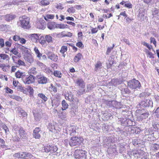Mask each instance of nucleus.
I'll use <instances>...</instances> for the list:
<instances>
[{"label": "nucleus", "mask_w": 159, "mask_h": 159, "mask_svg": "<svg viewBox=\"0 0 159 159\" xmlns=\"http://www.w3.org/2000/svg\"><path fill=\"white\" fill-rule=\"evenodd\" d=\"M12 98L14 99H15L16 100L19 101H21L22 100V99L20 97L16 95L12 96Z\"/></svg>", "instance_id": "57"}, {"label": "nucleus", "mask_w": 159, "mask_h": 159, "mask_svg": "<svg viewBox=\"0 0 159 159\" xmlns=\"http://www.w3.org/2000/svg\"><path fill=\"white\" fill-rule=\"evenodd\" d=\"M75 83L78 86L80 87L81 88H84L85 87V83L82 79H78Z\"/></svg>", "instance_id": "13"}, {"label": "nucleus", "mask_w": 159, "mask_h": 159, "mask_svg": "<svg viewBox=\"0 0 159 159\" xmlns=\"http://www.w3.org/2000/svg\"><path fill=\"white\" fill-rule=\"evenodd\" d=\"M9 56L5 54H0V60L3 59V60H7L9 59Z\"/></svg>", "instance_id": "38"}, {"label": "nucleus", "mask_w": 159, "mask_h": 159, "mask_svg": "<svg viewBox=\"0 0 159 159\" xmlns=\"http://www.w3.org/2000/svg\"><path fill=\"white\" fill-rule=\"evenodd\" d=\"M54 76L58 78H61V73L58 71L56 70L54 71Z\"/></svg>", "instance_id": "49"}, {"label": "nucleus", "mask_w": 159, "mask_h": 159, "mask_svg": "<svg viewBox=\"0 0 159 159\" xmlns=\"http://www.w3.org/2000/svg\"><path fill=\"white\" fill-rule=\"evenodd\" d=\"M132 121L129 119H126L124 122V125L126 126H129L132 125L131 123Z\"/></svg>", "instance_id": "34"}, {"label": "nucleus", "mask_w": 159, "mask_h": 159, "mask_svg": "<svg viewBox=\"0 0 159 159\" xmlns=\"http://www.w3.org/2000/svg\"><path fill=\"white\" fill-rule=\"evenodd\" d=\"M2 128L5 131L6 134H7L9 132V129L7 126L4 125L2 126Z\"/></svg>", "instance_id": "55"}, {"label": "nucleus", "mask_w": 159, "mask_h": 159, "mask_svg": "<svg viewBox=\"0 0 159 159\" xmlns=\"http://www.w3.org/2000/svg\"><path fill=\"white\" fill-rule=\"evenodd\" d=\"M40 129L39 127L36 128L33 131V136L35 139H39L40 137Z\"/></svg>", "instance_id": "10"}, {"label": "nucleus", "mask_w": 159, "mask_h": 159, "mask_svg": "<svg viewBox=\"0 0 159 159\" xmlns=\"http://www.w3.org/2000/svg\"><path fill=\"white\" fill-rule=\"evenodd\" d=\"M0 143H1V147L2 148H5V141L2 139L0 138Z\"/></svg>", "instance_id": "50"}, {"label": "nucleus", "mask_w": 159, "mask_h": 159, "mask_svg": "<svg viewBox=\"0 0 159 159\" xmlns=\"http://www.w3.org/2000/svg\"><path fill=\"white\" fill-rule=\"evenodd\" d=\"M39 97L41 98L45 102L47 101L48 99L47 98L43 93H39L38 94Z\"/></svg>", "instance_id": "43"}, {"label": "nucleus", "mask_w": 159, "mask_h": 159, "mask_svg": "<svg viewBox=\"0 0 159 159\" xmlns=\"http://www.w3.org/2000/svg\"><path fill=\"white\" fill-rule=\"evenodd\" d=\"M61 104L62 105V110H65L68 108V105L65 100H63L62 101Z\"/></svg>", "instance_id": "32"}, {"label": "nucleus", "mask_w": 159, "mask_h": 159, "mask_svg": "<svg viewBox=\"0 0 159 159\" xmlns=\"http://www.w3.org/2000/svg\"><path fill=\"white\" fill-rule=\"evenodd\" d=\"M48 58L54 61H57L58 60V57L57 55L51 52H48L47 54Z\"/></svg>", "instance_id": "9"}, {"label": "nucleus", "mask_w": 159, "mask_h": 159, "mask_svg": "<svg viewBox=\"0 0 159 159\" xmlns=\"http://www.w3.org/2000/svg\"><path fill=\"white\" fill-rule=\"evenodd\" d=\"M15 75L16 77L19 78H23L25 75V72H23L19 70L16 73Z\"/></svg>", "instance_id": "24"}, {"label": "nucleus", "mask_w": 159, "mask_h": 159, "mask_svg": "<svg viewBox=\"0 0 159 159\" xmlns=\"http://www.w3.org/2000/svg\"><path fill=\"white\" fill-rule=\"evenodd\" d=\"M25 152H20L16 153L14 154L13 156L14 157L16 158H24L25 156Z\"/></svg>", "instance_id": "16"}, {"label": "nucleus", "mask_w": 159, "mask_h": 159, "mask_svg": "<svg viewBox=\"0 0 159 159\" xmlns=\"http://www.w3.org/2000/svg\"><path fill=\"white\" fill-rule=\"evenodd\" d=\"M50 145L49 144H48L47 145L44 147L43 149V152H50Z\"/></svg>", "instance_id": "46"}, {"label": "nucleus", "mask_w": 159, "mask_h": 159, "mask_svg": "<svg viewBox=\"0 0 159 159\" xmlns=\"http://www.w3.org/2000/svg\"><path fill=\"white\" fill-rule=\"evenodd\" d=\"M25 60L30 63H32L34 61V58L31 54L28 53L25 54L24 57Z\"/></svg>", "instance_id": "11"}, {"label": "nucleus", "mask_w": 159, "mask_h": 159, "mask_svg": "<svg viewBox=\"0 0 159 159\" xmlns=\"http://www.w3.org/2000/svg\"><path fill=\"white\" fill-rule=\"evenodd\" d=\"M61 37H70L72 35V33L70 32L62 31L60 34Z\"/></svg>", "instance_id": "21"}, {"label": "nucleus", "mask_w": 159, "mask_h": 159, "mask_svg": "<svg viewBox=\"0 0 159 159\" xmlns=\"http://www.w3.org/2000/svg\"><path fill=\"white\" fill-rule=\"evenodd\" d=\"M29 73L30 75H35L38 73V71L36 70V68L35 67H33L29 70Z\"/></svg>", "instance_id": "37"}, {"label": "nucleus", "mask_w": 159, "mask_h": 159, "mask_svg": "<svg viewBox=\"0 0 159 159\" xmlns=\"http://www.w3.org/2000/svg\"><path fill=\"white\" fill-rule=\"evenodd\" d=\"M150 42L151 43H153V44L156 46V42L155 39L153 37H151L150 39Z\"/></svg>", "instance_id": "63"}, {"label": "nucleus", "mask_w": 159, "mask_h": 159, "mask_svg": "<svg viewBox=\"0 0 159 159\" xmlns=\"http://www.w3.org/2000/svg\"><path fill=\"white\" fill-rule=\"evenodd\" d=\"M56 24L54 22H51L48 23L47 25V27L50 30L54 29L56 28Z\"/></svg>", "instance_id": "28"}, {"label": "nucleus", "mask_w": 159, "mask_h": 159, "mask_svg": "<svg viewBox=\"0 0 159 159\" xmlns=\"http://www.w3.org/2000/svg\"><path fill=\"white\" fill-rule=\"evenodd\" d=\"M15 131H18L19 134L21 139H25L26 138V134L24 129L22 127H18L15 128Z\"/></svg>", "instance_id": "6"}, {"label": "nucleus", "mask_w": 159, "mask_h": 159, "mask_svg": "<svg viewBox=\"0 0 159 159\" xmlns=\"http://www.w3.org/2000/svg\"><path fill=\"white\" fill-rule=\"evenodd\" d=\"M67 25L63 24H56V28L61 29H63L66 28Z\"/></svg>", "instance_id": "39"}, {"label": "nucleus", "mask_w": 159, "mask_h": 159, "mask_svg": "<svg viewBox=\"0 0 159 159\" xmlns=\"http://www.w3.org/2000/svg\"><path fill=\"white\" fill-rule=\"evenodd\" d=\"M83 140V139L82 138L76 136L72 137L69 141V143L71 146L79 145L81 144Z\"/></svg>", "instance_id": "3"}, {"label": "nucleus", "mask_w": 159, "mask_h": 159, "mask_svg": "<svg viewBox=\"0 0 159 159\" xmlns=\"http://www.w3.org/2000/svg\"><path fill=\"white\" fill-rule=\"evenodd\" d=\"M12 139L14 141L17 142L19 141L20 138L16 134H15V135L12 136Z\"/></svg>", "instance_id": "53"}, {"label": "nucleus", "mask_w": 159, "mask_h": 159, "mask_svg": "<svg viewBox=\"0 0 159 159\" xmlns=\"http://www.w3.org/2000/svg\"><path fill=\"white\" fill-rule=\"evenodd\" d=\"M16 17L15 15L12 14H7L5 16V20L8 21L13 20Z\"/></svg>", "instance_id": "19"}, {"label": "nucleus", "mask_w": 159, "mask_h": 159, "mask_svg": "<svg viewBox=\"0 0 159 159\" xmlns=\"http://www.w3.org/2000/svg\"><path fill=\"white\" fill-rule=\"evenodd\" d=\"M36 78L38 83L40 84H45L48 80L47 79L46 77L41 74L37 75Z\"/></svg>", "instance_id": "8"}, {"label": "nucleus", "mask_w": 159, "mask_h": 159, "mask_svg": "<svg viewBox=\"0 0 159 159\" xmlns=\"http://www.w3.org/2000/svg\"><path fill=\"white\" fill-rule=\"evenodd\" d=\"M10 51L15 55H17L19 53L17 49L16 48H12Z\"/></svg>", "instance_id": "47"}, {"label": "nucleus", "mask_w": 159, "mask_h": 159, "mask_svg": "<svg viewBox=\"0 0 159 159\" xmlns=\"http://www.w3.org/2000/svg\"><path fill=\"white\" fill-rule=\"evenodd\" d=\"M46 42L48 43L52 42V38L50 34L46 35L44 37Z\"/></svg>", "instance_id": "30"}, {"label": "nucleus", "mask_w": 159, "mask_h": 159, "mask_svg": "<svg viewBox=\"0 0 159 159\" xmlns=\"http://www.w3.org/2000/svg\"><path fill=\"white\" fill-rule=\"evenodd\" d=\"M69 131L71 135H74L76 133V127L75 126H72L69 127Z\"/></svg>", "instance_id": "27"}, {"label": "nucleus", "mask_w": 159, "mask_h": 159, "mask_svg": "<svg viewBox=\"0 0 159 159\" xmlns=\"http://www.w3.org/2000/svg\"><path fill=\"white\" fill-rule=\"evenodd\" d=\"M32 113L34 115V120L36 121H39L41 118V115L40 113L39 112H35L33 111Z\"/></svg>", "instance_id": "15"}, {"label": "nucleus", "mask_w": 159, "mask_h": 159, "mask_svg": "<svg viewBox=\"0 0 159 159\" xmlns=\"http://www.w3.org/2000/svg\"><path fill=\"white\" fill-rule=\"evenodd\" d=\"M121 92L122 93H125L128 94H132L134 92H131V91L129 90L128 88H122L120 89Z\"/></svg>", "instance_id": "20"}, {"label": "nucleus", "mask_w": 159, "mask_h": 159, "mask_svg": "<svg viewBox=\"0 0 159 159\" xmlns=\"http://www.w3.org/2000/svg\"><path fill=\"white\" fill-rule=\"evenodd\" d=\"M147 95V93L145 92H143L140 94L139 97L141 98H145Z\"/></svg>", "instance_id": "60"}, {"label": "nucleus", "mask_w": 159, "mask_h": 159, "mask_svg": "<svg viewBox=\"0 0 159 159\" xmlns=\"http://www.w3.org/2000/svg\"><path fill=\"white\" fill-rule=\"evenodd\" d=\"M34 50L37 55V57L39 58H40L42 56V54L40 52L37 48L35 47L34 49Z\"/></svg>", "instance_id": "40"}, {"label": "nucleus", "mask_w": 159, "mask_h": 159, "mask_svg": "<svg viewBox=\"0 0 159 159\" xmlns=\"http://www.w3.org/2000/svg\"><path fill=\"white\" fill-rule=\"evenodd\" d=\"M76 45L79 48L84 47V45L81 42H78L77 43Z\"/></svg>", "instance_id": "64"}, {"label": "nucleus", "mask_w": 159, "mask_h": 159, "mask_svg": "<svg viewBox=\"0 0 159 159\" xmlns=\"http://www.w3.org/2000/svg\"><path fill=\"white\" fill-rule=\"evenodd\" d=\"M112 107L116 108H120L121 107V103L116 101L112 100Z\"/></svg>", "instance_id": "22"}, {"label": "nucleus", "mask_w": 159, "mask_h": 159, "mask_svg": "<svg viewBox=\"0 0 159 159\" xmlns=\"http://www.w3.org/2000/svg\"><path fill=\"white\" fill-rule=\"evenodd\" d=\"M35 77L32 75H30L29 76H26L25 79H23V81L26 84H29L35 81Z\"/></svg>", "instance_id": "7"}, {"label": "nucleus", "mask_w": 159, "mask_h": 159, "mask_svg": "<svg viewBox=\"0 0 159 159\" xmlns=\"http://www.w3.org/2000/svg\"><path fill=\"white\" fill-rule=\"evenodd\" d=\"M111 83L114 86H116L121 84L122 82L121 79H113L111 80Z\"/></svg>", "instance_id": "17"}, {"label": "nucleus", "mask_w": 159, "mask_h": 159, "mask_svg": "<svg viewBox=\"0 0 159 159\" xmlns=\"http://www.w3.org/2000/svg\"><path fill=\"white\" fill-rule=\"evenodd\" d=\"M153 103L152 101L149 99H146L145 100L142 101L137 105V107L143 108L152 106Z\"/></svg>", "instance_id": "5"}, {"label": "nucleus", "mask_w": 159, "mask_h": 159, "mask_svg": "<svg viewBox=\"0 0 159 159\" xmlns=\"http://www.w3.org/2000/svg\"><path fill=\"white\" fill-rule=\"evenodd\" d=\"M18 114L20 117H25L27 115V113L21 108H19L18 109Z\"/></svg>", "instance_id": "18"}, {"label": "nucleus", "mask_w": 159, "mask_h": 159, "mask_svg": "<svg viewBox=\"0 0 159 159\" xmlns=\"http://www.w3.org/2000/svg\"><path fill=\"white\" fill-rule=\"evenodd\" d=\"M67 50V46H63L61 47L60 52L62 54V56L64 57H65L66 54H64L65 52H66Z\"/></svg>", "instance_id": "29"}, {"label": "nucleus", "mask_w": 159, "mask_h": 159, "mask_svg": "<svg viewBox=\"0 0 159 159\" xmlns=\"http://www.w3.org/2000/svg\"><path fill=\"white\" fill-rule=\"evenodd\" d=\"M67 11L69 13H74L75 11V9L73 7H71L67 9Z\"/></svg>", "instance_id": "58"}, {"label": "nucleus", "mask_w": 159, "mask_h": 159, "mask_svg": "<svg viewBox=\"0 0 159 159\" xmlns=\"http://www.w3.org/2000/svg\"><path fill=\"white\" fill-rule=\"evenodd\" d=\"M127 86L132 89L137 90L138 89H140L141 85L138 80L134 79L128 82Z\"/></svg>", "instance_id": "1"}, {"label": "nucleus", "mask_w": 159, "mask_h": 159, "mask_svg": "<svg viewBox=\"0 0 159 159\" xmlns=\"http://www.w3.org/2000/svg\"><path fill=\"white\" fill-rule=\"evenodd\" d=\"M108 126H109L106 125L105 124H103L102 127V129L104 131L107 132L109 130Z\"/></svg>", "instance_id": "56"}, {"label": "nucleus", "mask_w": 159, "mask_h": 159, "mask_svg": "<svg viewBox=\"0 0 159 159\" xmlns=\"http://www.w3.org/2000/svg\"><path fill=\"white\" fill-rule=\"evenodd\" d=\"M82 57V54L80 53H78L75 57L74 59V61L76 62H78L81 59Z\"/></svg>", "instance_id": "31"}, {"label": "nucleus", "mask_w": 159, "mask_h": 159, "mask_svg": "<svg viewBox=\"0 0 159 159\" xmlns=\"http://www.w3.org/2000/svg\"><path fill=\"white\" fill-rule=\"evenodd\" d=\"M50 153H52L54 152H57L58 150V148L56 146L50 145Z\"/></svg>", "instance_id": "35"}, {"label": "nucleus", "mask_w": 159, "mask_h": 159, "mask_svg": "<svg viewBox=\"0 0 159 159\" xmlns=\"http://www.w3.org/2000/svg\"><path fill=\"white\" fill-rule=\"evenodd\" d=\"M139 152L137 151H132L131 152V153H129V154L130 157H131L132 155L135 156V155H136V157H138V155H139V154L138 153Z\"/></svg>", "instance_id": "48"}, {"label": "nucleus", "mask_w": 159, "mask_h": 159, "mask_svg": "<svg viewBox=\"0 0 159 159\" xmlns=\"http://www.w3.org/2000/svg\"><path fill=\"white\" fill-rule=\"evenodd\" d=\"M149 115V113L148 112L143 113L139 116V120H142L143 119H146L148 117Z\"/></svg>", "instance_id": "25"}, {"label": "nucleus", "mask_w": 159, "mask_h": 159, "mask_svg": "<svg viewBox=\"0 0 159 159\" xmlns=\"http://www.w3.org/2000/svg\"><path fill=\"white\" fill-rule=\"evenodd\" d=\"M133 144L134 145H136L140 143L139 139L138 138L135 139L133 140Z\"/></svg>", "instance_id": "52"}, {"label": "nucleus", "mask_w": 159, "mask_h": 159, "mask_svg": "<svg viewBox=\"0 0 159 159\" xmlns=\"http://www.w3.org/2000/svg\"><path fill=\"white\" fill-rule=\"evenodd\" d=\"M112 144H113L112 143H111V141L110 140H108L107 141H104V146L105 147H106V145H107V147H108L109 146H111V145Z\"/></svg>", "instance_id": "59"}, {"label": "nucleus", "mask_w": 159, "mask_h": 159, "mask_svg": "<svg viewBox=\"0 0 159 159\" xmlns=\"http://www.w3.org/2000/svg\"><path fill=\"white\" fill-rule=\"evenodd\" d=\"M87 90L86 92L89 91L93 89V85L92 84H89L87 85Z\"/></svg>", "instance_id": "61"}, {"label": "nucleus", "mask_w": 159, "mask_h": 159, "mask_svg": "<svg viewBox=\"0 0 159 159\" xmlns=\"http://www.w3.org/2000/svg\"><path fill=\"white\" fill-rule=\"evenodd\" d=\"M54 17L55 16L54 15L51 14H47L44 16V18L45 20H46V21H47L49 19H53Z\"/></svg>", "instance_id": "36"}, {"label": "nucleus", "mask_w": 159, "mask_h": 159, "mask_svg": "<svg viewBox=\"0 0 159 159\" xmlns=\"http://www.w3.org/2000/svg\"><path fill=\"white\" fill-rule=\"evenodd\" d=\"M19 19L22 27L25 29H28L30 27L29 18L26 16H23L22 17L20 18Z\"/></svg>", "instance_id": "2"}, {"label": "nucleus", "mask_w": 159, "mask_h": 159, "mask_svg": "<svg viewBox=\"0 0 159 159\" xmlns=\"http://www.w3.org/2000/svg\"><path fill=\"white\" fill-rule=\"evenodd\" d=\"M151 150L154 152L159 149V144L156 143L152 144L151 146Z\"/></svg>", "instance_id": "26"}, {"label": "nucleus", "mask_w": 159, "mask_h": 159, "mask_svg": "<svg viewBox=\"0 0 159 159\" xmlns=\"http://www.w3.org/2000/svg\"><path fill=\"white\" fill-rule=\"evenodd\" d=\"M102 66L101 62L100 61H98L97 62V64L95 65L94 70L97 71L98 70L102 68Z\"/></svg>", "instance_id": "33"}, {"label": "nucleus", "mask_w": 159, "mask_h": 159, "mask_svg": "<svg viewBox=\"0 0 159 159\" xmlns=\"http://www.w3.org/2000/svg\"><path fill=\"white\" fill-rule=\"evenodd\" d=\"M20 49L21 51L23 54L24 53L26 54H27L30 53L29 51V49L22 45H20Z\"/></svg>", "instance_id": "23"}, {"label": "nucleus", "mask_w": 159, "mask_h": 159, "mask_svg": "<svg viewBox=\"0 0 159 159\" xmlns=\"http://www.w3.org/2000/svg\"><path fill=\"white\" fill-rule=\"evenodd\" d=\"M42 38L43 39L41 40V38H40L39 39V41L40 43H41L42 44L45 45L46 44V41L44 37H42Z\"/></svg>", "instance_id": "54"}, {"label": "nucleus", "mask_w": 159, "mask_h": 159, "mask_svg": "<svg viewBox=\"0 0 159 159\" xmlns=\"http://www.w3.org/2000/svg\"><path fill=\"white\" fill-rule=\"evenodd\" d=\"M86 152L82 150H76L75 151V158L77 159H87L86 158Z\"/></svg>", "instance_id": "4"}, {"label": "nucleus", "mask_w": 159, "mask_h": 159, "mask_svg": "<svg viewBox=\"0 0 159 159\" xmlns=\"http://www.w3.org/2000/svg\"><path fill=\"white\" fill-rule=\"evenodd\" d=\"M84 88L80 89L78 90L79 93L80 94H82L85 93V89H84Z\"/></svg>", "instance_id": "62"}, {"label": "nucleus", "mask_w": 159, "mask_h": 159, "mask_svg": "<svg viewBox=\"0 0 159 159\" xmlns=\"http://www.w3.org/2000/svg\"><path fill=\"white\" fill-rule=\"evenodd\" d=\"M29 39L33 42H36L39 38L38 34H33L30 35Z\"/></svg>", "instance_id": "12"}, {"label": "nucleus", "mask_w": 159, "mask_h": 159, "mask_svg": "<svg viewBox=\"0 0 159 159\" xmlns=\"http://www.w3.org/2000/svg\"><path fill=\"white\" fill-rule=\"evenodd\" d=\"M116 146L115 145H111L107 149V152L108 153H115L116 152Z\"/></svg>", "instance_id": "14"}, {"label": "nucleus", "mask_w": 159, "mask_h": 159, "mask_svg": "<svg viewBox=\"0 0 159 159\" xmlns=\"http://www.w3.org/2000/svg\"><path fill=\"white\" fill-rule=\"evenodd\" d=\"M68 99L70 101H73L74 98L73 97V95L71 93H68Z\"/></svg>", "instance_id": "51"}, {"label": "nucleus", "mask_w": 159, "mask_h": 159, "mask_svg": "<svg viewBox=\"0 0 159 159\" xmlns=\"http://www.w3.org/2000/svg\"><path fill=\"white\" fill-rule=\"evenodd\" d=\"M48 128L49 129L50 131H52L53 130L55 129V127L51 123H49L48 125Z\"/></svg>", "instance_id": "41"}, {"label": "nucleus", "mask_w": 159, "mask_h": 159, "mask_svg": "<svg viewBox=\"0 0 159 159\" xmlns=\"http://www.w3.org/2000/svg\"><path fill=\"white\" fill-rule=\"evenodd\" d=\"M40 2L41 5L43 6H47L50 3V2L48 0H42Z\"/></svg>", "instance_id": "42"}, {"label": "nucleus", "mask_w": 159, "mask_h": 159, "mask_svg": "<svg viewBox=\"0 0 159 159\" xmlns=\"http://www.w3.org/2000/svg\"><path fill=\"white\" fill-rule=\"evenodd\" d=\"M27 92L28 91L30 94V95L31 96H33L34 93V89L31 87L29 86L28 88H27Z\"/></svg>", "instance_id": "44"}, {"label": "nucleus", "mask_w": 159, "mask_h": 159, "mask_svg": "<svg viewBox=\"0 0 159 159\" xmlns=\"http://www.w3.org/2000/svg\"><path fill=\"white\" fill-rule=\"evenodd\" d=\"M17 65H18L19 66H25V63L24 62L22 61L20 59H18L16 62V63H15Z\"/></svg>", "instance_id": "45"}]
</instances>
